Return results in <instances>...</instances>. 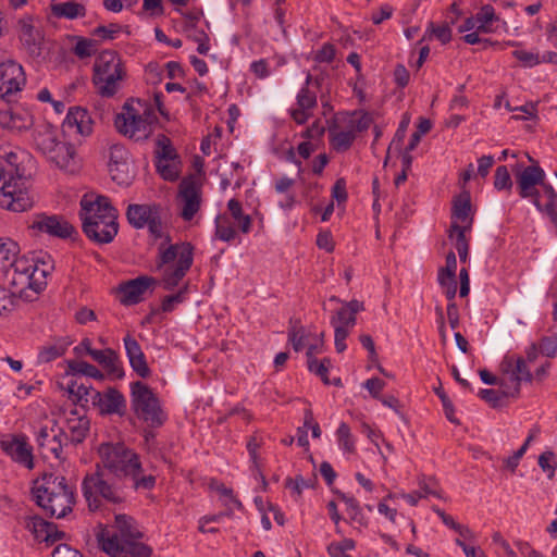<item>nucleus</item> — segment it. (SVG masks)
<instances>
[{"label":"nucleus","instance_id":"nucleus-50","mask_svg":"<svg viewBox=\"0 0 557 557\" xmlns=\"http://www.w3.org/2000/svg\"><path fill=\"white\" fill-rule=\"evenodd\" d=\"M33 116L29 112L14 109L10 131L23 132L32 127Z\"/></svg>","mask_w":557,"mask_h":557},{"label":"nucleus","instance_id":"nucleus-4","mask_svg":"<svg viewBox=\"0 0 557 557\" xmlns=\"http://www.w3.org/2000/svg\"><path fill=\"white\" fill-rule=\"evenodd\" d=\"M79 219L86 237L98 245L113 242L119 233L117 218L81 209Z\"/></svg>","mask_w":557,"mask_h":557},{"label":"nucleus","instance_id":"nucleus-3","mask_svg":"<svg viewBox=\"0 0 557 557\" xmlns=\"http://www.w3.org/2000/svg\"><path fill=\"white\" fill-rule=\"evenodd\" d=\"M131 404L135 416L149 428H161L168 420L159 398L141 381L131 384Z\"/></svg>","mask_w":557,"mask_h":557},{"label":"nucleus","instance_id":"nucleus-24","mask_svg":"<svg viewBox=\"0 0 557 557\" xmlns=\"http://www.w3.org/2000/svg\"><path fill=\"white\" fill-rule=\"evenodd\" d=\"M21 35L20 39L27 50L28 54L38 58L41 54V35L32 24V18H22L18 22Z\"/></svg>","mask_w":557,"mask_h":557},{"label":"nucleus","instance_id":"nucleus-18","mask_svg":"<svg viewBox=\"0 0 557 557\" xmlns=\"http://www.w3.org/2000/svg\"><path fill=\"white\" fill-rule=\"evenodd\" d=\"M0 447L15 462L27 469L34 468L33 449L27 444L25 437L15 435L4 436L0 441Z\"/></svg>","mask_w":557,"mask_h":557},{"label":"nucleus","instance_id":"nucleus-15","mask_svg":"<svg viewBox=\"0 0 557 557\" xmlns=\"http://www.w3.org/2000/svg\"><path fill=\"white\" fill-rule=\"evenodd\" d=\"M545 178V172L540 165H529L516 173L517 189L521 198H530L532 202L541 197L537 188Z\"/></svg>","mask_w":557,"mask_h":557},{"label":"nucleus","instance_id":"nucleus-9","mask_svg":"<svg viewBox=\"0 0 557 557\" xmlns=\"http://www.w3.org/2000/svg\"><path fill=\"white\" fill-rule=\"evenodd\" d=\"M29 227L38 233L61 239L78 235L76 228L63 215L58 214L37 213Z\"/></svg>","mask_w":557,"mask_h":557},{"label":"nucleus","instance_id":"nucleus-32","mask_svg":"<svg viewBox=\"0 0 557 557\" xmlns=\"http://www.w3.org/2000/svg\"><path fill=\"white\" fill-rule=\"evenodd\" d=\"M470 195L469 193H462L453 201L451 222H457L458 224L465 223V225L469 224L470 219L473 220V216L470 214Z\"/></svg>","mask_w":557,"mask_h":557},{"label":"nucleus","instance_id":"nucleus-52","mask_svg":"<svg viewBox=\"0 0 557 557\" xmlns=\"http://www.w3.org/2000/svg\"><path fill=\"white\" fill-rule=\"evenodd\" d=\"M337 438L342 448L347 453L355 451V441L347 423L342 422L337 429Z\"/></svg>","mask_w":557,"mask_h":557},{"label":"nucleus","instance_id":"nucleus-39","mask_svg":"<svg viewBox=\"0 0 557 557\" xmlns=\"http://www.w3.org/2000/svg\"><path fill=\"white\" fill-rule=\"evenodd\" d=\"M67 429L71 444L78 445L84 442L89 432V420L87 417L69 418Z\"/></svg>","mask_w":557,"mask_h":557},{"label":"nucleus","instance_id":"nucleus-23","mask_svg":"<svg viewBox=\"0 0 557 557\" xmlns=\"http://www.w3.org/2000/svg\"><path fill=\"white\" fill-rule=\"evenodd\" d=\"M74 503V494H54L53 496H48L46 500H42L41 504L44 506L39 507L44 509L47 516L60 519L72 511Z\"/></svg>","mask_w":557,"mask_h":557},{"label":"nucleus","instance_id":"nucleus-20","mask_svg":"<svg viewBox=\"0 0 557 557\" xmlns=\"http://www.w3.org/2000/svg\"><path fill=\"white\" fill-rule=\"evenodd\" d=\"M92 119L86 109L73 107L69 110L62 127L64 132L74 129L82 136H89L92 133Z\"/></svg>","mask_w":557,"mask_h":557},{"label":"nucleus","instance_id":"nucleus-37","mask_svg":"<svg viewBox=\"0 0 557 557\" xmlns=\"http://www.w3.org/2000/svg\"><path fill=\"white\" fill-rule=\"evenodd\" d=\"M337 125L333 122V125L329 127L330 144L338 152L347 151L355 141V133L352 131L335 132Z\"/></svg>","mask_w":557,"mask_h":557},{"label":"nucleus","instance_id":"nucleus-58","mask_svg":"<svg viewBox=\"0 0 557 557\" xmlns=\"http://www.w3.org/2000/svg\"><path fill=\"white\" fill-rule=\"evenodd\" d=\"M121 28V25L116 23H111L108 26L99 25L92 30L91 35L100 37L102 40H113Z\"/></svg>","mask_w":557,"mask_h":557},{"label":"nucleus","instance_id":"nucleus-12","mask_svg":"<svg viewBox=\"0 0 557 557\" xmlns=\"http://www.w3.org/2000/svg\"><path fill=\"white\" fill-rule=\"evenodd\" d=\"M177 198L182 202L181 216L184 221H191L200 209L201 189L193 177L184 178L178 186Z\"/></svg>","mask_w":557,"mask_h":557},{"label":"nucleus","instance_id":"nucleus-1","mask_svg":"<svg viewBox=\"0 0 557 557\" xmlns=\"http://www.w3.org/2000/svg\"><path fill=\"white\" fill-rule=\"evenodd\" d=\"M82 491L91 511L100 509L103 500L113 505L125 500L124 483L106 472L100 463L96 465L92 473L84 476Z\"/></svg>","mask_w":557,"mask_h":557},{"label":"nucleus","instance_id":"nucleus-59","mask_svg":"<svg viewBox=\"0 0 557 557\" xmlns=\"http://www.w3.org/2000/svg\"><path fill=\"white\" fill-rule=\"evenodd\" d=\"M297 104L300 109L310 110L317 106V96L308 87H302L297 95Z\"/></svg>","mask_w":557,"mask_h":557},{"label":"nucleus","instance_id":"nucleus-51","mask_svg":"<svg viewBox=\"0 0 557 557\" xmlns=\"http://www.w3.org/2000/svg\"><path fill=\"white\" fill-rule=\"evenodd\" d=\"M331 367V360L329 358H324L321 361L318 359H310L308 363V369L317 374L324 384L330 385L331 381L329 380V368Z\"/></svg>","mask_w":557,"mask_h":557},{"label":"nucleus","instance_id":"nucleus-45","mask_svg":"<svg viewBox=\"0 0 557 557\" xmlns=\"http://www.w3.org/2000/svg\"><path fill=\"white\" fill-rule=\"evenodd\" d=\"M109 172L112 181L119 185H129L134 178L129 162L109 165Z\"/></svg>","mask_w":557,"mask_h":557},{"label":"nucleus","instance_id":"nucleus-47","mask_svg":"<svg viewBox=\"0 0 557 557\" xmlns=\"http://www.w3.org/2000/svg\"><path fill=\"white\" fill-rule=\"evenodd\" d=\"M16 293L0 285V317H8L17 305Z\"/></svg>","mask_w":557,"mask_h":557},{"label":"nucleus","instance_id":"nucleus-22","mask_svg":"<svg viewBox=\"0 0 557 557\" xmlns=\"http://www.w3.org/2000/svg\"><path fill=\"white\" fill-rule=\"evenodd\" d=\"M90 357L106 370L108 375L117 380L124 377L125 373L120 357L112 348L96 349L90 352Z\"/></svg>","mask_w":557,"mask_h":557},{"label":"nucleus","instance_id":"nucleus-62","mask_svg":"<svg viewBox=\"0 0 557 557\" xmlns=\"http://www.w3.org/2000/svg\"><path fill=\"white\" fill-rule=\"evenodd\" d=\"M428 32H431V35L435 36L443 45H446L451 40V29L448 24L437 26L431 22L429 24Z\"/></svg>","mask_w":557,"mask_h":557},{"label":"nucleus","instance_id":"nucleus-36","mask_svg":"<svg viewBox=\"0 0 557 557\" xmlns=\"http://www.w3.org/2000/svg\"><path fill=\"white\" fill-rule=\"evenodd\" d=\"M115 528L120 535V541H133L143 537V533L135 527V521L132 517L126 515L115 516Z\"/></svg>","mask_w":557,"mask_h":557},{"label":"nucleus","instance_id":"nucleus-10","mask_svg":"<svg viewBox=\"0 0 557 557\" xmlns=\"http://www.w3.org/2000/svg\"><path fill=\"white\" fill-rule=\"evenodd\" d=\"M504 374H509V380L513 383L512 389H503L505 396L517 397L520 394L521 382H531L533 375L522 357L506 356L500 362Z\"/></svg>","mask_w":557,"mask_h":557},{"label":"nucleus","instance_id":"nucleus-25","mask_svg":"<svg viewBox=\"0 0 557 557\" xmlns=\"http://www.w3.org/2000/svg\"><path fill=\"white\" fill-rule=\"evenodd\" d=\"M126 72H116V74H94L92 83L101 97L112 98L121 89V84L126 78Z\"/></svg>","mask_w":557,"mask_h":557},{"label":"nucleus","instance_id":"nucleus-28","mask_svg":"<svg viewBox=\"0 0 557 557\" xmlns=\"http://www.w3.org/2000/svg\"><path fill=\"white\" fill-rule=\"evenodd\" d=\"M126 72L125 65L117 52L102 51L95 60L94 74H116Z\"/></svg>","mask_w":557,"mask_h":557},{"label":"nucleus","instance_id":"nucleus-38","mask_svg":"<svg viewBox=\"0 0 557 557\" xmlns=\"http://www.w3.org/2000/svg\"><path fill=\"white\" fill-rule=\"evenodd\" d=\"M24 527L36 541L46 543V535L49 534L51 528H54V523L46 521L39 516H30L25 518Z\"/></svg>","mask_w":557,"mask_h":557},{"label":"nucleus","instance_id":"nucleus-33","mask_svg":"<svg viewBox=\"0 0 557 557\" xmlns=\"http://www.w3.org/2000/svg\"><path fill=\"white\" fill-rule=\"evenodd\" d=\"M32 262V271L34 278H36V283L41 282L42 283V290L45 289L47 285V276H49L52 271L54 270V262L50 255L44 253L40 257H37L36 259H30Z\"/></svg>","mask_w":557,"mask_h":557},{"label":"nucleus","instance_id":"nucleus-60","mask_svg":"<svg viewBox=\"0 0 557 557\" xmlns=\"http://www.w3.org/2000/svg\"><path fill=\"white\" fill-rule=\"evenodd\" d=\"M143 469L138 470L135 475H131L133 487L135 490H152L156 485V476L152 474L141 475Z\"/></svg>","mask_w":557,"mask_h":557},{"label":"nucleus","instance_id":"nucleus-44","mask_svg":"<svg viewBox=\"0 0 557 557\" xmlns=\"http://www.w3.org/2000/svg\"><path fill=\"white\" fill-rule=\"evenodd\" d=\"M215 237L227 243L236 237V231L227 214H219L215 218Z\"/></svg>","mask_w":557,"mask_h":557},{"label":"nucleus","instance_id":"nucleus-42","mask_svg":"<svg viewBox=\"0 0 557 557\" xmlns=\"http://www.w3.org/2000/svg\"><path fill=\"white\" fill-rule=\"evenodd\" d=\"M67 373L71 374L72 376L79 374L99 381H102L104 379V374L97 367L81 360H69Z\"/></svg>","mask_w":557,"mask_h":557},{"label":"nucleus","instance_id":"nucleus-63","mask_svg":"<svg viewBox=\"0 0 557 557\" xmlns=\"http://www.w3.org/2000/svg\"><path fill=\"white\" fill-rule=\"evenodd\" d=\"M129 364L132 367V369L143 379H147L150 376L151 374V370L150 368L148 367L147 364V361H146V356L145 354L138 356V357H135V358H132L129 360Z\"/></svg>","mask_w":557,"mask_h":557},{"label":"nucleus","instance_id":"nucleus-26","mask_svg":"<svg viewBox=\"0 0 557 557\" xmlns=\"http://www.w3.org/2000/svg\"><path fill=\"white\" fill-rule=\"evenodd\" d=\"M58 435L51 431V426H42L40 428L36 442L38 445V449L40 455L44 458H49L50 456L55 459H62V449L60 440H57Z\"/></svg>","mask_w":557,"mask_h":557},{"label":"nucleus","instance_id":"nucleus-54","mask_svg":"<svg viewBox=\"0 0 557 557\" xmlns=\"http://www.w3.org/2000/svg\"><path fill=\"white\" fill-rule=\"evenodd\" d=\"M434 392L440 397V399L442 401L444 413H445L446 418L449 420V422H451L456 425H459L460 421L455 416L454 405H453L451 400L449 399V397L444 392V389L442 388V386L440 385L438 387H436L434 389Z\"/></svg>","mask_w":557,"mask_h":557},{"label":"nucleus","instance_id":"nucleus-48","mask_svg":"<svg viewBox=\"0 0 557 557\" xmlns=\"http://www.w3.org/2000/svg\"><path fill=\"white\" fill-rule=\"evenodd\" d=\"M478 22L476 30L481 33H488V24L496 20L494 8L491 4H485L474 15Z\"/></svg>","mask_w":557,"mask_h":557},{"label":"nucleus","instance_id":"nucleus-7","mask_svg":"<svg viewBox=\"0 0 557 557\" xmlns=\"http://www.w3.org/2000/svg\"><path fill=\"white\" fill-rule=\"evenodd\" d=\"M161 206L158 203H131L126 209V220L136 230L148 227L154 238H162Z\"/></svg>","mask_w":557,"mask_h":557},{"label":"nucleus","instance_id":"nucleus-30","mask_svg":"<svg viewBox=\"0 0 557 557\" xmlns=\"http://www.w3.org/2000/svg\"><path fill=\"white\" fill-rule=\"evenodd\" d=\"M81 209L85 211H91L98 214H106L114 218H119V211L113 205L111 200L107 196H97L95 200H88L84 197L81 200Z\"/></svg>","mask_w":557,"mask_h":557},{"label":"nucleus","instance_id":"nucleus-17","mask_svg":"<svg viewBox=\"0 0 557 557\" xmlns=\"http://www.w3.org/2000/svg\"><path fill=\"white\" fill-rule=\"evenodd\" d=\"M54 494H74V490L67 484L65 476L45 473L41 478V484L33 487L35 502L38 506H44L41 502Z\"/></svg>","mask_w":557,"mask_h":557},{"label":"nucleus","instance_id":"nucleus-2","mask_svg":"<svg viewBox=\"0 0 557 557\" xmlns=\"http://www.w3.org/2000/svg\"><path fill=\"white\" fill-rule=\"evenodd\" d=\"M101 468L122 483L141 470L138 455L123 443H102L98 448Z\"/></svg>","mask_w":557,"mask_h":557},{"label":"nucleus","instance_id":"nucleus-56","mask_svg":"<svg viewBox=\"0 0 557 557\" xmlns=\"http://www.w3.org/2000/svg\"><path fill=\"white\" fill-rule=\"evenodd\" d=\"M494 187L497 190L511 189L512 181H511V177H510L507 166L499 165L496 169L495 175H494Z\"/></svg>","mask_w":557,"mask_h":557},{"label":"nucleus","instance_id":"nucleus-16","mask_svg":"<svg viewBox=\"0 0 557 557\" xmlns=\"http://www.w3.org/2000/svg\"><path fill=\"white\" fill-rule=\"evenodd\" d=\"M25 84V74L22 65L13 60L0 63V96L9 97L20 91Z\"/></svg>","mask_w":557,"mask_h":557},{"label":"nucleus","instance_id":"nucleus-49","mask_svg":"<svg viewBox=\"0 0 557 557\" xmlns=\"http://www.w3.org/2000/svg\"><path fill=\"white\" fill-rule=\"evenodd\" d=\"M158 150L156 151L157 158L160 160H174L177 154L172 147L171 140L164 134H159L157 138Z\"/></svg>","mask_w":557,"mask_h":557},{"label":"nucleus","instance_id":"nucleus-19","mask_svg":"<svg viewBox=\"0 0 557 557\" xmlns=\"http://www.w3.org/2000/svg\"><path fill=\"white\" fill-rule=\"evenodd\" d=\"M159 281L152 276L141 275L136 278L122 283L119 286L121 295L120 301L122 305L132 306L143 300L144 293L152 285L158 284Z\"/></svg>","mask_w":557,"mask_h":557},{"label":"nucleus","instance_id":"nucleus-41","mask_svg":"<svg viewBox=\"0 0 557 557\" xmlns=\"http://www.w3.org/2000/svg\"><path fill=\"white\" fill-rule=\"evenodd\" d=\"M227 210L230 211V218L237 222L239 231L244 234L249 233L252 220L250 215L244 213L242 202L232 198L227 202Z\"/></svg>","mask_w":557,"mask_h":557},{"label":"nucleus","instance_id":"nucleus-43","mask_svg":"<svg viewBox=\"0 0 557 557\" xmlns=\"http://www.w3.org/2000/svg\"><path fill=\"white\" fill-rule=\"evenodd\" d=\"M472 226V219L469 224L460 225L457 222H451L448 237L455 239V248L457 251L469 250V242L466 237V232L470 231Z\"/></svg>","mask_w":557,"mask_h":557},{"label":"nucleus","instance_id":"nucleus-61","mask_svg":"<svg viewBox=\"0 0 557 557\" xmlns=\"http://www.w3.org/2000/svg\"><path fill=\"white\" fill-rule=\"evenodd\" d=\"M95 45L96 40L78 38L73 51L81 59L88 58L95 52Z\"/></svg>","mask_w":557,"mask_h":557},{"label":"nucleus","instance_id":"nucleus-57","mask_svg":"<svg viewBox=\"0 0 557 557\" xmlns=\"http://www.w3.org/2000/svg\"><path fill=\"white\" fill-rule=\"evenodd\" d=\"M124 162H129V152L127 151V149L120 144L112 145L110 147L108 166Z\"/></svg>","mask_w":557,"mask_h":557},{"label":"nucleus","instance_id":"nucleus-55","mask_svg":"<svg viewBox=\"0 0 557 557\" xmlns=\"http://www.w3.org/2000/svg\"><path fill=\"white\" fill-rule=\"evenodd\" d=\"M98 391L95 389L90 384L79 383L75 389V395L72 401L74 404H78L82 407H85L87 403H91V398L94 397V393Z\"/></svg>","mask_w":557,"mask_h":557},{"label":"nucleus","instance_id":"nucleus-35","mask_svg":"<svg viewBox=\"0 0 557 557\" xmlns=\"http://www.w3.org/2000/svg\"><path fill=\"white\" fill-rule=\"evenodd\" d=\"M20 253V246L9 237H0V275L12 267Z\"/></svg>","mask_w":557,"mask_h":557},{"label":"nucleus","instance_id":"nucleus-34","mask_svg":"<svg viewBox=\"0 0 557 557\" xmlns=\"http://www.w3.org/2000/svg\"><path fill=\"white\" fill-rule=\"evenodd\" d=\"M51 13L58 18L74 20L77 17H84L86 15V9L82 3L67 1L51 4Z\"/></svg>","mask_w":557,"mask_h":557},{"label":"nucleus","instance_id":"nucleus-11","mask_svg":"<svg viewBox=\"0 0 557 557\" xmlns=\"http://www.w3.org/2000/svg\"><path fill=\"white\" fill-rule=\"evenodd\" d=\"M91 405L102 416L126 413L127 405L124 395L115 387H108L104 392L94 393Z\"/></svg>","mask_w":557,"mask_h":557},{"label":"nucleus","instance_id":"nucleus-5","mask_svg":"<svg viewBox=\"0 0 557 557\" xmlns=\"http://www.w3.org/2000/svg\"><path fill=\"white\" fill-rule=\"evenodd\" d=\"M32 156L24 150L7 152L0 157V174L9 184L16 185V190H27L30 177Z\"/></svg>","mask_w":557,"mask_h":557},{"label":"nucleus","instance_id":"nucleus-6","mask_svg":"<svg viewBox=\"0 0 557 557\" xmlns=\"http://www.w3.org/2000/svg\"><path fill=\"white\" fill-rule=\"evenodd\" d=\"M135 99H128L122 107V112L114 119L116 131L135 140H146L151 134L147 119L133 106Z\"/></svg>","mask_w":557,"mask_h":557},{"label":"nucleus","instance_id":"nucleus-64","mask_svg":"<svg viewBox=\"0 0 557 557\" xmlns=\"http://www.w3.org/2000/svg\"><path fill=\"white\" fill-rule=\"evenodd\" d=\"M533 205L536 207V209L546 214L547 216L557 215V194H555V197L547 198V201L545 203L541 202V197L535 199Z\"/></svg>","mask_w":557,"mask_h":557},{"label":"nucleus","instance_id":"nucleus-13","mask_svg":"<svg viewBox=\"0 0 557 557\" xmlns=\"http://www.w3.org/2000/svg\"><path fill=\"white\" fill-rule=\"evenodd\" d=\"M194 261L193 245H185L181 258L174 265L162 269V278L160 283L165 290H173L184 278Z\"/></svg>","mask_w":557,"mask_h":557},{"label":"nucleus","instance_id":"nucleus-31","mask_svg":"<svg viewBox=\"0 0 557 557\" xmlns=\"http://www.w3.org/2000/svg\"><path fill=\"white\" fill-rule=\"evenodd\" d=\"M71 344V341L63 337L42 346L38 352V362L48 363L62 357Z\"/></svg>","mask_w":557,"mask_h":557},{"label":"nucleus","instance_id":"nucleus-8","mask_svg":"<svg viewBox=\"0 0 557 557\" xmlns=\"http://www.w3.org/2000/svg\"><path fill=\"white\" fill-rule=\"evenodd\" d=\"M97 540L108 555L112 557H150L152 548L144 543L133 541H120L117 534L109 535L106 528L97 533Z\"/></svg>","mask_w":557,"mask_h":557},{"label":"nucleus","instance_id":"nucleus-27","mask_svg":"<svg viewBox=\"0 0 557 557\" xmlns=\"http://www.w3.org/2000/svg\"><path fill=\"white\" fill-rule=\"evenodd\" d=\"M163 237L164 242L158 247L156 271H162L163 268L170 267L171 263L181 258L184 246L191 245L190 243L171 245V236L168 234Z\"/></svg>","mask_w":557,"mask_h":557},{"label":"nucleus","instance_id":"nucleus-40","mask_svg":"<svg viewBox=\"0 0 557 557\" xmlns=\"http://www.w3.org/2000/svg\"><path fill=\"white\" fill-rule=\"evenodd\" d=\"M335 494L346 505L350 520L354 523L359 524L360 527H367L368 519L363 515L362 509L359 505V502L354 496H349L339 491H336Z\"/></svg>","mask_w":557,"mask_h":557},{"label":"nucleus","instance_id":"nucleus-14","mask_svg":"<svg viewBox=\"0 0 557 557\" xmlns=\"http://www.w3.org/2000/svg\"><path fill=\"white\" fill-rule=\"evenodd\" d=\"M16 185L9 184L0 174V207L23 212L34 206V199L26 190H16Z\"/></svg>","mask_w":557,"mask_h":557},{"label":"nucleus","instance_id":"nucleus-29","mask_svg":"<svg viewBox=\"0 0 557 557\" xmlns=\"http://www.w3.org/2000/svg\"><path fill=\"white\" fill-rule=\"evenodd\" d=\"M1 277L3 278V285L7 284L10 287L20 289V292L24 288H30L36 293H40L42 290L41 282L36 283V278H34V276H24L23 273L14 271L11 267L0 275V278Z\"/></svg>","mask_w":557,"mask_h":557},{"label":"nucleus","instance_id":"nucleus-53","mask_svg":"<svg viewBox=\"0 0 557 557\" xmlns=\"http://www.w3.org/2000/svg\"><path fill=\"white\" fill-rule=\"evenodd\" d=\"M188 290V286L185 285L175 294L168 295L163 298L160 310L162 312H172L175 305L182 304L185 300V295Z\"/></svg>","mask_w":557,"mask_h":557},{"label":"nucleus","instance_id":"nucleus-46","mask_svg":"<svg viewBox=\"0 0 557 557\" xmlns=\"http://www.w3.org/2000/svg\"><path fill=\"white\" fill-rule=\"evenodd\" d=\"M288 330V339L295 351H300L305 347V329L298 319H290Z\"/></svg>","mask_w":557,"mask_h":557},{"label":"nucleus","instance_id":"nucleus-21","mask_svg":"<svg viewBox=\"0 0 557 557\" xmlns=\"http://www.w3.org/2000/svg\"><path fill=\"white\" fill-rule=\"evenodd\" d=\"M363 310V302L357 299L344 302V306H342L331 317V325L334 327V330H336L338 326H342L349 333L350 329L356 325L357 313Z\"/></svg>","mask_w":557,"mask_h":557}]
</instances>
